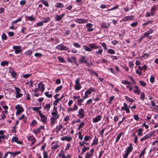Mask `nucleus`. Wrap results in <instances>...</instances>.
<instances>
[{
  "instance_id": "f8f14e48",
  "label": "nucleus",
  "mask_w": 158,
  "mask_h": 158,
  "mask_svg": "<svg viewBox=\"0 0 158 158\" xmlns=\"http://www.w3.org/2000/svg\"><path fill=\"white\" fill-rule=\"evenodd\" d=\"M59 115H58L57 116H53L51 118V125L54 124L55 120L59 118Z\"/></svg>"
},
{
  "instance_id": "5701e85b",
  "label": "nucleus",
  "mask_w": 158,
  "mask_h": 158,
  "mask_svg": "<svg viewBox=\"0 0 158 158\" xmlns=\"http://www.w3.org/2000/svg\"><path fill=\"white\" fill-rule=\"evenodd\" d=\"M132 150V147L131 146V144H130L129 146L128 147L127 149L126 152H127L128 154L131 152Z\"/></svg>"
},
{
  "instance_id": "58836bf2",
  "label": "nucleus",
  "mask_w": 158,
  "mask_h": 158,
  "mask_svg": "<svg viewBox=\"0 0 158 158\" xmlns=\"http://www.w3.org/2000/svg\"><path fill=\"white\" fill-rule=\"evenodd\" d=\"M8 64V62L7 61H4L2 62L1 63V65L2 66H4Z\"/></svg>"
},
{
  "instance_id": "c03bdc74",
  "label": "nucleus",
  "mask_w": 158,
  "mask_h": 158,
  "mask_svg": "<svg viewBox=\"0 0 158 158\" xmlns=\"http://www.w3.org/2000/svg\"><path fill=\"white\" fill-rule=\"evenodd\" d=\"M27 19L28 20L33 21L35 20V19L32 16H28Z\"/></svg>"
},
{
  "instance_id": "774afa93",
  "label": "nucleus",
  "mask_w": 158,
  "mask_h": 158,
  "mask_svg": "<svg viewBox=\"0 0 158 158\" xmlns=\"http://www.w3.org/2000/svg\"><path fill=\"white\" fill-rule=\"evenodd\" d=\"M104 152V151H103L102 150H101L99 153V156L97 158H101V156H102V154Z\"/></svg>"
},
{
  "instance_id": "69168bd1",
  "label": "nucleus",
  "mask_w": 158,
  "mask_h": 158,
  "mask_svg": "<svg viewBox=\"0 0 158 158\" xmlns=\"http://www.w3.org/2000/svg\"><path fill=\"white\" fill-rule=\"evenodd\" d=\"M16 73L14 71H13L11 73V76L13 78H15L16 76Z\"/></svg>"
},
{
  "instance_id": "f3484780",
  "label": "nucleus",
  "mask_w": 158,
  "mask_h": 158,
  "mask_svg": "<svg viewBox=\"0 0 158 158\" xmlns=\"http://www.w3.org/2000/svg\"><path fill=\"white\" fill-rule=\"evenodd\" d=\"M90 47L93 49H98L101 48V47L100 46H97L95 44H91L89 45Z\"/></svg>"
},
{
  "instance_id": "5fc2aeb1",
  "label": "nucleus",
  "mask_w": 158,
  "mask_h": 158,
  "mask_svg": "<svg viewBox=\"0 0 158 158\" xmlns=\"http://www.w3.org/2000/svg\"><path fill=\"white\" fill-rule=\"evenodd\" d=\"M15 94H16L15 97L17 98L21 97L23 95L22 94L20 93H16Z\"/></svg>"
},
{
  "instance_id": "09e8293b",
  "label": "nucleus",
  "mask_w": 158,
  "mask_h": 158,
  "mask_svg": "<svg viewBox=\"0 0 158 158\" xmlns=\"http://www.w3.org/2000/svg\"><path fill=\"white\" fill-rule=\"evenodd\" d=\"M59 147V145H53L52 147L51 148L52 149H53V150H54L56 149L57 148Z\"/></svg>"
},
{
  "instance_id": "6ab92c4d",
  "label": "nucleus",
  "mask_w": 158,
  "mask_h": 158,
  "mask_svg": "<svg viewBox=\"0 0 158 158\" xmlns=\"http://www.w3.org/2000/svg\"><path fill=\"white\" fill-rule=\"evenodd\" d=\"M153 31V30L152 29H150L147 32L144 33V36L148 37V35L152 34Z\"/></svg>"
},
{
  "instance_id": "e433bc0d",
  "label": "nucleus",
  "mask_w": 158,
  "mask_h": 158,
  "mask_svg": "<svg viewBox=\"0 0 158 158\" xmlns=\"http://www.w3.org/2000/svg\"><path fill=\"white\" fill-rule=\"evenodd\" d=\"M83 47L84 48V49L85 51H88V52H90V51H91V50L88 46H87L84 45L83 46Z\"/></svg>"
},
{
  "instance_id": "1a4fd4ad",
  "label": "nucleus",
  "mask_w": 158,
  "mask_h": 158,
  "mask_svg": "<svg viewBox=\"0 0 158 158\" xmlns=\"http://www.w3.org/2000/svg\"><path fill=\"white\" fill-rule=\"evenodd\" d=\"M65 15V13H63L60 15H55V19L57 21H59L60 20L62 19L63 17Z\"/></svg>"
},
{
  "instance_id": "bf43d9fd",
  "label": "nucleus",
  "mask_w": 158,
  "mask_h": 158,
  "mask_svg": "<svg viewBox=\"0 0 158 158\" xmlns=\"http://www.w3.org/2000/svg\"><path fill=\"white\" fill-rule=\"evenodd\" d=\"M58 156L60 157V158H66V156L64 153H60L58 154Z\"/></svg>"
},
{
  "instance_id": "393cba45",
  "label": "nucleus",
  "mask_w": 158,
  "mask_h": 158,
  "mask_svg": "<svg viewBox=\"0 0 158 158\" xmlns=\"http://www.w3.org/2000/svg\"><path fill=\"white\" fill-rule=\"evenodd\" d=\"M40 85H41V91L42 92H43L44 91L45 89L44 85L41 82H40L38 84V87H39Z\"/></svg>"
},
{
  "instance_id": "4d7b16f0",
  "label": "nucleus",
  "mask_w": 158,
  "mask_h": 158,
  "mask_svg": "<svg viewBox=\"0 0 158 158\" xmlns=\"http://www.w3.org/2000/svg\"><path fill=\"white\" fill-rule=\"evenodd\" d=\"M36 24H37V27L42 26L44 25L43 22H42V21L39 22L37 23Z\"/></svg>"
},
{
  "instance_id": "4c0bfd02",
  "label": "nucleus",
  "mask_w": 158,
  "mask_h": 158,
  "mask_svg": "<svg viewBox=\"0 0 158 158\" xmlns=\"http://www.w3.org/2000/svg\"><path fill=\"white\" fill-rule=\"evenodd\" d=\"M40 132V128H39L34 129V130L33 132L35 134H38V133Z\"/></svg>"
},
{
  "instance_id": "ea45409f",
  "label": "nucleus",
  "mask_w": 158,
  "mask_h": 158,
  "mask_svg": "<svg viewBox=\"0 0 158 158\" xmlns=\"http://www.w3.org/2000/svg\"><path fill=\"white\" fill-rule=\"evenodd\" d=\"M58 59L59 61L61 63H64L65 62L64 60L61 56H58Z\"/></svg>"
},
{
  "instance_id": "b1692460",
  "label": "nucleus",
  "mask_w": 158,
  "mask_h": 158,
  "mask_svg": "<svg viewBox=\"0 0 158 158\" xmlns=\"http://www.w3.org/2000/svg\"><path fill=\"white\" fill-rule=\"evenodd\" d=\"M22 18H19L16 20H14L11 22V24L12 25H13L21 21L22 20Z\"/></svg>"
},
{
  "instance_id": "c85d7f7f",
  "label": "nucleus",
  "mask_w": 158,
  "mask_h": 158,
  "mask_svg": "<svg viewBox=\"0 0 158 158\" xmlns=\"http://www.w3.org/2000/svg\"><path fill=\"white\" fill-rule=\"evenodd\" d=\"M145 95L144 93L142 92L141 94V97L140 98V99L142 101H144V100Z\"/></svg>"
},
{
  "instance_id": "4be33fe9",
  "label": "nucleus",
  "mask_w": 158,
  "mask_h": 158,
  "mask_svg": "<svg viewBox=\"0 0 158 158\" xmlns=\"http://www.w3.org/2000/svg\"><path fill=\"white\" fill-rule=\"evenodd\" d=\"M50 21V19L49 17H44L43 18V23H46Z\"/></svg>"
},
{
  "instance_id": "dca6fc26",
  "label": "nucleus",
  "mask_w": 158,
  "mask_h": 158,
  "mask_svg": "<svg viewBox=\"0 0 158 158\" xmlns=\"http://www.w3.org/2000/svg\"><path fill=\"white\" fill-rule=\"evenodd\" d=\"M133 17L132 16H128L125 17L123 18L122 19V21H127L128 20H131Z\"/></svg>"
},
{
  "instance_id": "2eb2a0df",
  "label": "nucleus",
  "mask_w": 158,
  "mask_h": 158,
  "mask_svg": "<svg viewBox=\"0 0 158 158\" xmlns=\"http://www.w3.org/2000/svg\"><path fill=\"white\" fill-rule=\"evenodd\" d=\"M72 138L70 137L64 136L61 137V140L62 141H70L71 140Z\"/></svg>"
},
{
  "instance_id": "8fccbe9b",
  "label": "nucleus",
  "mask_w": 158,
  "mask_h": 158,
  "mask_svg": "<svg viewBox=\"0 0 158 158\" xmlns=\"http://www.w3.org/2000/svg\"><path fill=\"white\" fill-rule=\"evenodd\" d=\"M146 148H145L141 152L140 154L139 155V158H141V157L144 155V154L145 153V150Z\"/></svg>"
},
{
  "instance_id": "052dcab7",
  "label": "nucleus",
  "mask_w": 158,
  "mask_h": 158,
  "mask_svg": "<svg viewBox=\"0 0 158 158\" xmlns=\"http://www.w3.org/2000/svg\"><path fill=\"white\" fill-rule=\"evenodd\" d=\"M93 156L91 154L88 152L87 153L85 156V158H90Z\"/></svg>"
},
{
  "instance_id": "c9c22d12",
  "label": "nucleus",
  "mask_w": 158,
  "mask_h": 158,
  "mask_svg": "<svg viewBox=\"0 0 158 158\" xmlns=\"http://www.w3.org/2000/svg\"><path fill=\"white\" fill-rule=\"evenodd\" d=\"M107 52L109 53L110 54H114L115 53L114 51L112 49H110L107 51Z\"/></svg>"
},
{
  "instance_id": "4468645a",
  "label": "nucleus",
  "mask_w": 158,
  "mask_h": 158,
  "mask_svg": "<svg viewBox=\"0 0 158 158\" xmlns=\"http://www.w3.org/2000/svg\"><path fill=\"white\" fill-rule=\"evenodd\" d=\"M110 26V24L109 23H106L103 22L101 24V27L102 28H108Z\"/></svg>"
},
{
  "instance_id": "bb28decb",
  "label": "nucleus",
  "mask_w": 158,
  "mask_h": 158,
  "mask_svg": "<svg viewBox=\"0 0 158 158\" xmlns=\"http://www.w3.org/2000/svg\"><path fill=\"white\" fill-rule=\"evenodd\" d=\"M41 2L46 6H49L48 3L46 1L44 0H41Z\"/></svg>"
},
{
  "instance_id": "2f4dec72",
  "label": "nucleus",
  "mask_w": 158,
  "mask_h": 158,
  "mask_svg": "<svg viewBox=\"0 0 158 158\" xmlns=\"http://www.w3.org/2000/svg\"><path fill=\"white\" fill-rule=\"evenodd\" d=\"M21 152L20 151H17L15 152H13L12 156L13 157H15L17 155L20 154Z\"/></svg>"
},
{
  "instance_id": "423d86ee",
  "label": "nucleus",
  "mask_w": 158,
  "mask_h": 158,
  "mask_svg": "<svg viewBox=\"0 0 158 158\" xmlns=\"http://www.w3.org/2000/svg\"><path fill=\"white\" fill-rule=\"evenodd\" d=\"M74 21L78 23H87L88 20L82 19H75Z\"/></svg>"
},
{
  "instance_id": "338daca9",
  "label": "nucleus",
  "mask_w": 158,
  "mask_h": 158,
  "mask_svg": "<svg viewBox=\"0 0 158 158\" xmlns=\"http://www.w3.org/2000/svg\"><path fill=\"white\" fill-rule=\"evenodd\" d=\"M138 23L137 22H134L131 23V26L132 27H136Z\"/></svg>"
},
{
  "instance_id": "ddd939ff",
  "label": "nucleus",
  "mask_w": 158,
  "mask_h": 158,
  "mask_svg": "<svg viewBox=\"0 0 158 158\" xmlns=\"http://www.w3.org/2000/svg\"><path fill=\"white\" fill-rule=\"evenodd\" d=\"M27 139L29 141L31 142L32 144H34L36 141L35 139L32 136L30 135L28 136Z\"/></svg>"
},
{
  "instance_id": "473e14b6",
  "label": "nucleus",
  "mask_w": 158,
  "mask_h": 158,
  "mask_svg": "<svg viewBox=\"0 0 158 158\" xmlns=\"http://www.w3.org/2000/svg\"><path fill=\"white\" fill-rule=\"evenodd\" d=\"M32 52L31 51L28 50L25 52L26 55L30 56L32 54Z\"/></svg>"
},
{
  "instance_id": "7c9ffc66",
  "label": "nucleus",
  "mask_w": 158,
  "mask_h": 158,
  "mask_svg": "<svg viewBox=\"0 0 158 158\" xmlns=\"http://www.w3.org/2000/svg\"><path fill=\"white\" fill-rule=\"evenodd\" d=\"M79 144L81 146L83 147L85 146L84 145V144H85L87 145H89V143L85 142V141H83L82 142H80L79 143Z\"/></svg>"
},
{
  "instance_id": "9b49d317",
  "label": "nucleus",
  "mask_w": 158,
  "mask_h": 158,
  "mask_svg": "<svg viewBox=\"0 0 158 158\" xmlns=\"http://www.w3.org/2000/svg\"><path fill=\"white\" fill-rule=\"evenodd\" d=\"M85 58V56H81L79 60V61L80 62V63L81 64L83 63H85V64H87V61L86 60Z\"/></svg>"
},
{
  "instance_id": "f704fd0d",
  "label": "nucleus",
  "mask_w": 158,
  "mask_h": 158,
  "mask_svg": "<svg viewBox=\"0 0 158 158\" xmlns=\"http://www.w3.org/2000/svg\"><path fill=\"white\" fill-rule=\"evenodd\" d=\"M83 99H80L77 100V104L79 106H81L82 105V103L83 101Z\"/></svg>"
},
{
  "instance_id": "a18cd8bd",
  "label": "nucleus",
  "mask_w": 158,
  "mask_h": 158,
  "mask_svg": "<svg viewBox=\"0 0 158 158\" xmlns=\"http://www.w3.org/2000/svg\"><path fill=\"white\" fill-rule=\"evenodd\" d=\"M85 125L84 122H81L79 125L78 129L80 130Z\"/></svg>"
},
{
  "instance_id": "49530a36",
  "label": "nucleus",
  "mask_w": 158,
  "mask_h": 158,
  "mask_svg": "<svg viewBox=\"0 0 158 158\" xmlns=\"http://www.w3.org/2000/svg\"><path fill=\"white\" fill-rule=\"evenodd\" d=\"M18 139H19L17 137L15 136H14L11 139V141L12 142H16L18 140Z\"/></svg>"
},
{
  "instance_id": "20e7f679",
  "label": "nucleus",
  "mask_w": 158,
  "mask_h": 158,
  "mask_svg": "<svg viewBox=\"0 0 158 158\" xmlns=\"http://www.w3.org/2000/svg\"><path fill=\"white\" fill-rule=\"evenodd\" d=\"M56 48L60 50L67 51L68 50L69 48L62 45L59 44L56 47Z\"/></svg>"
},
{
  "instance_id": "680f3d73",
  "label": "nucleus",
  "mask_w": 158,
  "mask_h": 158,
  "mask_svg": "<svg viewBox=\"0 0 158 158\" xmlns=\"http://www.w3.org/2000/svg\"><path fill=\"white\" fill-rule=\"evenodd\" d=\"M122 83H123V84H124L125 85L131 84V83L130 82L128 81H127L126 80L122 81Z\"/></svg>"
},
{
  "instance_id": "7ed1b4c3",
  "label": "nucleus",
  "mask_w": 158,
  "mask_h": 158,
  "mask_svg": "<svg viewBox=\"0 0 158 158\" xmlns=\"http://www.w3.org/2000/svg\"><path fill=\"white\" fill-rule=\"evenodd\" d=\"M154 134L153 132H150L148 134H146L143 138L141 139V141H143L144 140H146L149 138H151V137Z\"/></svg>"
},
{
  "instance_id": "a19ab883",
  "label": "nucleus",
  "mask_w": 158,
  "mask_h": 158,
  "mask_svg": "<svg viewBox=\"0 0 158 158\" xmlns=\"http://www.w3.org/2000/svg\"><path fill=\"white\" fill-rule=\"evenodd\" d=\"M1 38L3 40H6L7 39V36L5 33H3L1 36Z\"/></svg>"
},
{
  "instance_id": "0e129e2a",
  "label": "nucleus",
  "mask_w": 158,
  "mask_h": 158,
  "mask_svg": "<svg viewBox=\"0 0 158 158\" xmlns=\"http://www.w3.org/2000/svg\"><path fill=\"white\" fill-rule=\"evenodd\" d=\"M34 55L36 57H41L42 56V55L40 53H36Z\"/></svg>"
},
{
  "instance_id": "e2e57ef3",
  "label": "nucleus",
  "mask_w": 158,
  "mask_h": 158,
  "mask_svg": "<svg viewBox=\"0 0 158 158\" xmlns=\"http://www.w3.org/2000/svg\"><path fill=\"white\" fill-rule=\"evenodd\" d=\"M155 79V78L153 76H152L150 77V81L152 83H153L154 82Z\"/></svg>"
},
{
  "instance_id": "f257e3e1",
  "label": "nucleus",
  "mask_w": 158,
  "mask_h": 158,
  "mask_svg": "<svg viewBox=\"0 0 158 158\" xmlns=\"http://www.w3.org/2000/svg\"><path fill=\"white\" fill-rule=\"evenodd\" d=\"M81 85L80 84V79L79 78L76 79L75 82V89L76 90H78L81 89Z\"/></svg>"
},
{
  "instance_id": "864d4df0",
  "label": "nucleus",
  "mask_w": 158,
  "mask_h": 158,
  "mask_svg": "<svg viewBox=\"0 0 158 158\" xmlns=\"http://www.w3.org/2000/svg\"><path fill=\"white\" fill-rule=\"evenodd\" d=\"M140 84L142 86H145L146 85V83L143 81H139Z\"/></svg>"
},
{
  "instance_id": "6e6552de",
  "label": "nucleus",
  "mask_w": 158,
  "mask_h": 158,
  "mask_svg": "<svg viewBox=\"0 0 158 158\" xmlns=\"http://www.w3.org/2000/svg\"><path fill=\"white\" fill-rule=\"evenodd\" d=\"M78 116H80V118H83L84 117V111L83 109H80L78 111Z\"/></svg>"
},
{
  "instance_id": "79ce46f5",
  "label": "nucleus",
  "mask_w": 158,
  "mask_h": 158,
  "mask_svg": "<svg viewBox=\"0 0 158 158\" xmlns=\"http://www.w3.org/2000/svg\"><path fill=\"white\" fill-rule=\"evenodd\" d=\"M152 23V20H149L146 22L145 23L143 24V26H146L148 25L149 23Z\"/></svg>"
},
{
  "instance_id": "0eeeda50",
  "label": "nucleus",
  "mask_w": 158,
  "mask_h": 158,
  "mask_svg": "<svg viewBox=\"0 0 158 158\" xmlns=\"http://www.w3.org/2000/svg\"><path fill=\"white\" fill-rule=\"evenodd\" d=\"M92 24L91 23H87L86 26L87 28V31L88 32L92 31L94 30V28H92Z\"/></svg>"
},
{
  "instance_id": "f03ea898",
  "label": "nucleus",
  "mask_w": 158,
  "mask_h": 158,
  "mask_svg": "<svg viewBox=\"0 0 158 158\" xmlns=\"http://www.w3.org/2000/svg\"><path fill=\"white\" fill-rule=\"evenodd\" d=\"M37 112L41 118V121L43 123H46L47 120V118L46 116L42 114L40 111H39Z\"/></svg>"
},
{
  "instance_id": "412c9836",
  "label": "nucleus",
  "mask_w": 158,
  "mask_h": 158,
  "mask_svg": "<svg viewBox=\"0 0 158 158\" xmlns=\"http://www.w3.org/2000/svg\"><path fill=\"white\" fill-rule=\"evenodd\" d=\"M55 6L58 8H63L64 6L62 3L58 2L56 4Z\"/></svg>"
},
{
  "instance_id": "a211bd4d",
  "label": "nucleus",
  "mask_w": 158,
  "mask_h": 158,
  "mask_svg": "<svg viewBox=\"0 0 158 158\" xmlns=\"http://www.w3.org/2000/svg\"><path fill=\"white\" fill-rule=\"evenodd\" d=\"M15 109L18 110L20 112H23L24 111V109L22 107L20 106V105H18L15 106Z\"/></svg>"
},
{
  "instance_id": "603ef678",
  "label": "nucleus",
  "mask_w": 158,
  "mask_h": 158,
  "mask_svg": "<svg viewBox=\"0 0 158 158\" xmlns=\"http://www.w3.org/2000/svg\"><path fill=\"white\" fill-rule=\"evenodd\" d=\"M51 105L50 104H47L45 106V109L48 110L50 108Z\"/></svg>"
},
{
  "instance_id": "39448f33",
  "label": "nucleus",
  "mask_w": 158,
  "mask_h": 158,
  "mask_svg": "<svg viewBox=\"0 0 158 158\" xmlns=\"http://www.w3.org/2000/svg\"><path fill=\"white\" fill-rule=\"evenodd\" d=\"M13 48L15 50V52L16 54H18L21 51V47L20 46H14Z\"/></svg>"
},
{
  "instance_id": "72a5a7b5",
  "label": "nucleus",
  "mask_w": 158,
  "mask_h": 158,
  "mask_svg": "<svg viewBox=\"0 0 158 158\" xmlns=\"http://www.w3.org/2000/svg\"><path fill=\"white\" fill-rule=\"evenodd\" d=\"M142 131L143 130L142 128H139L138 130V135L139 136L143 135Z\"/></svg>"
},
{
  "instance_id": "6e6d98bb",
  "label": "nucleus",
  "mask_w": 158,
  "mask_h": 158,
  "mask_svg": "<svg viewBox=\"0 0 158 158\" xmlns=\"http://www.w3.org/2000/svg\"><path fill=\"white\" fill-rule=\"evenodd\" d=\"M123 105L124 106V107H121V111H122L123 110H126L127 106V104L125 103H123Z\"/></svg>"
},
{
  "instance_id": "3c124183",
  "label": "nucleus",
  "mask_w": 158,
  "mask_h": 158,
  "mask_svg": "<svg viewBox=\"0 0 158 158\" xmlns=\"http://www.w3.org/2000/svg\"><path fill=\"white\" fill-rule=\"evenodd\" d=\"M73 46L77 48H80L81 47L80 45L78 43L74 42L73 43Z\"/></svg>"
},
{
  "instance_id": "de8ad7c7",
  "label": "nucleus",
  "mask_w": 158,
  "mask_h": 158,
  "mask_svg": "<svg viewBox=\"0 0 158 158\" xmlns=\"http://www.w3.org/2000/svg\"><path fill=\"white\" fill-rule=\"evenodd\" d=\"M36 123V121L35 120H34L31 123L30 126L32 127H33Z\"/></svg>"
},
{
  "instance_id": "13d9d810",
  "label": "nucleus",
  "mask_w": 158,
  "mask_h": 158,
  "mask_svg": "<svg viewBox=\"0 0 158 158\" xmlns=\"http://www.w3.org/2000/svg\"><path fill=\"white\" fill-rule=\"evenodd\" d=\"M56 99V100L53 102V104L56 106L57 105V103L59 102L60 100L59 99V98H55Z\"/></svg>"
},
{
  "instance_id": "aec40b11",
  "label": "nucleus",
  "mask_w": 158,
  "mask_h": 158,
  "mask_svg": "<svg viewBox=\"0 0 158 158\" xmlns=\"http://www.w3.org/2000/svg\"><path fill=\"white\" fill-rule=\"evenodd\" d=\"M135 89L134 90V93L138 95L140 93V90H139L138 87L137 85H135Z\"/></svg>"
},
{
  "instance_id": "cd10ccee",
  "label": "nucleus",
  "mask_w": 158,
  "mask_h": 158,
  "mask_svg": "<svg viewBox=\"0 0 158 158\" xmlns=\"http://www.w3.org/2000/svg\"><path fill=\"white\" fill-rule=\"evenodd\" d=\"M125 99L127 101H129V102L132 103L133 102L134 100L132 99V98H130L128 97L127 96H125Z\"/></svg>"
},
{
  "instance_id": "9d476101",
  "label": "nucleus",
  "mask_w": 158,
  "mask_h": 158,
  "mask_svg": "<svg viewBox=\"0 0 158 158\" xmlns=\"http://www.w3.org/2000/svg\"><path fill=\"white\" fill-rule=\"evenodd\" d=\"M102 118V117L100 115H97L95 118L93 119L92 121L94 123H96L100 121Z\"/></svg>"
},
{
  "instance_id": "c756f323",
  "label": "nucleus",
  "mask_w": 158,
  "mask_h": 158,
  "mask_svg": "<svg viewBox=\"0 0 158 158\" xmlns=\"http://www.w3.org/2000/svg\"><path fill=\"white\" fill-rule=\"evenodd\" d=\"M84 148L82 150V152L81 153V154L82 155L85 152L86 150H88L89 149V147H86L85 146L83 147Z\"/></svg>"
},
{
  "instance_id": "37998d69",
  "label": "nucleus",
  "mask_w": 158,
  "mask_h": 158,
  "mask_svg": "<svg viewBox=\"0 0 158 158\" xmlns=\"http://www.w3.org/2000/svg\"><path fill=\"white\" fill-rule=\"evenodd\" d=\"M62 88V85L58 86L56 89L55 92L56 93L58 92L60 90H61Z\"/></svg>"
},
{
  "instance_id": "a878e982",
  "label": "nucleus",
  "mask_w": 158,
  "mask_h": 158,
  "mask_svg": "<svg viewBox=\"0 0 158 158\" xmlns=\"http://www.w3.org/2000/svg\"><path fill=\"white\" fill-rule=\"evenodd\" d=\"M123 134V133L120 132L118 134V135L117 136L116 138L115 142H118V141L119 140L120 138H121Z\"/></svg>"
}]
</instances>
